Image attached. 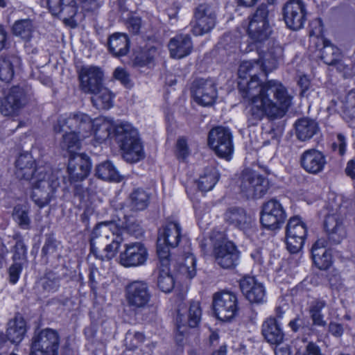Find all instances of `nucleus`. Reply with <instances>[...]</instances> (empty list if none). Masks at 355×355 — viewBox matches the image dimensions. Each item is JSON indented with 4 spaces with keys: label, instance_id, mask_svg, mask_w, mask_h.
<instances>
[{
    "label": "nucleus",
    "instance_id": "nucleus-43",
    "mask_svg": "<svg viewBox=\"0 0 355 355\" xmlns=\"http://www.w3.org/2000/svg\"><path fill=\"white\" fill-rule=\"evenodd\" d=\"M286 236L305 239L306 227L298 217H293L286 225Z\"/></svg>",
    "mask_w": 355,
    "mask_h": 355
},
{
    "label": "nucleus",
    "instance_id": "nucleus-12",
    "mask_svg": "<svg viewBox=\"0 0 355 355\" xmlns=\"http://www.w3.org/2000/svg\"><path fill=\"white\" fill-rule=\"evenodd\" d=\"M213 310L216 318L222 321H229L237 313V297L232 292L223 291L214 295Z\"/></svg>",
    "mask_w": 355,
    "mask_h": 355
},
{
    "label": "nucleus",
    "instance_id": "nucleus-34",
    "mask_svg": "<svg viewBox=\"0 0 355 355\" xmlns=\"http://www.w3.org/2000/svg\"><path fill=\"white\" fill-rule=\"evenodd\" d=\"M34 160L28 153L21 154L15 162V175L19 180H28L35 173Z\"/></svg>",
    "mask_w": 355,
    "mask_h": 355
},
{
    "label": "nucleus",
    "instance_id": "nucleus-55",
    "mask_svg": "<svg viewBox=\"0 0 355 355\" xmlns=\"http://www.w3.org/2000/svg\"><path fill=\"white\" fill-rule=\"evenodd\" d=\"M313 261L320 270H327L331 265V254L329 252L325 254H321L320 257H316Z\"/></svg>",
    "mask_w": 355,
    "mask_h": 355
},
{
    "label": "nucleus",
    "instance_id": "nucleus-58",
    "mask_svg": "<svg viewBox=\"0 0 355 355\" xmlns=\"http://www.w3.org/2000/svg\"><path fill=\"white\" fill-rule=\"evenodd\" d=\"M22 270V265L19 262H15L9 268V281L12 284H15L19 279V275Z\"/></svg>",
    "mask_w": 355,
    "mask_h": 355
},
{
    "label": "nucleus",
    "instance_id": "nucleus-17",
    "mask_svg": "<svg viewBox=\"0 0 355 355\" xmlns=\"http://www.w3.org/2000/svg\"><path fill=\"white\" fill-rule=\"evenodd\" d=\"M286 217L285 211L280 202L271 199L263 205L260 222L263 227L275 230L284 223Z\"/></svg>",
    "mask_w": 355,
    "mask_h": 355
},
{
    "label": "nucleus",
    "instance_id": "nucleus-23",
    "mask_svg": "<svg viewBox=\"0 0 355 355\" xmlns=\"http://www.w3.org/2000/svg\"><path fill=\"white\" fill-rule=\"evenodd\" d=\"M92 164L85 154H71L69 156L67 170L70 182H81L89 174Z\"/></svg>",
    "mask_w": 355,
    "mask_h": 355
},
{
    "label": "nucleus",
    "instance_id": "nucleus-62",
    "mask_svg": "<svg viewBox=\"0 0 355 355\" xmlns=\"http://www.w3.org/2000/svg\"><path fill=\"white\" fill-rule=\"evenodd\" d=\"M304 320L300 316L297 315L294 319L291 320L288 323V327L293 332H297L304 327Z\"/></svg>",
    "mask_w": 355,
    "mask_h": 355
},
{
    "label": "nucleus",
    "instance_id": "nucleus-10",
    "mask_svg": "<svg viewBox=\"0 0 355 355\" xmlns=\"http://www.w3.org/2000/svg\"><path fill=\"white\" fill-rule=\"evenodd\" d=\"M125 300L132 310H141L148 306L151 293L148 283L135 280L130 282L125 288Z\"/></svg>",
    "mask_w": 355,
    "mask_h": 355
},
{
    "label": "nucleus",
    "instance_id": "nucleus-39",
    "mask_svg": "<svg viewBox=\"0 0 355 355\" xmlns=\"http://www.w3.org/2000/svg\"><path fill=\"white\" fill-rule=\"evenodd\" d=\"M34 29L32 20L30 19H19L13 24L12 33L14 35L19 37L26 42H28L33 37Z\"/></svg>",
    "mask_w": 355,
    "mask_h": 355
},
{
    "label": "nucleus",
    "instance_id": "nucleus-60",
    "mask_svg": "<svg viewBox=\"0 0 355 355\" xmlns=\"http://www.w3.org/2000/svg\"><path fill=\"white\" fill-rule=\"evenodd\" d=\"M176 147L178 158L183 159L188 156L189 148L185 139L180 138L177 141Z\"/></svg>",
    "mask_w": 355,
    "mask_h": 355
},
{
    "label": "nucleus",
    "instance_id": "nucleus-4",
    "mask_svg": "<svg viewBox=\"0 0 355 355\" xmlns=\"http://www.w3.org/2000/svg\"><path fill=\"white\" fill-rule=\"evenodd\" d=\"M115 140L123 151V159L135 163L145 157L144 147L138 131L129 123H121L114 129Z\"/></svg>",
    "mask_w": 355,
    "mask_h": 355
},
{
    "label": "nucleus",
    "instance_id": "nucleus-20",
    "mask_svg": "<svg viewBox=\"0 0 355 355\" xmlns=\"http://www.w3.org/2000/svg\"><path fill=\"white\" fill-rule=\"evenodd\" d=\"M125 250L120 253L119 263L124 267H137L144 265L148 256V250L141 242L124 245Z\"/></svg>",
    "mask_w": 355,
    "mask_h": 355
},
{
    "label": "nucleus",
    "instance_id": "nucleus-31",
    "mask_svg": "<svg viewBox=\"0 0 355 355\" xmlns=\"http://www.w3.org/2000/svg\"><path fill=\"white\" fill-rule=\"evenodd\" d=\"M297 138L302 141L309 140L319 131L318 123L310 118L299 119L295 123Z\"/></svg>",
    "mask_w": 355,
    "mask_h": 355
},
{
    "label": "nucleus",
    "instance_id": "nucleus-21",
    "mask_svg": "<svg viewBox=\"0 0 355 355\" xmlns=\"http://www.w3.org/2000/svg\"><path fill=\"white\" fill-rule=\"evenodd\" d=\"M80 89L86 94L97 92L103 87V72L100 67H83L79 73Z\"/></svg>",
    "mask_w": 355,
    "mask_h": 355
},
{
    "label": "nucleus",
    "instance_id": "nucleus-47",
    "mask_svg": "<svg viewBox=\"0 0 355 355\" xmlns=\"http://www.w3.org/2000/svg\"><path fill=\"white\" fill-rule=\"evenodd\" d=\"M202 316V310L198 302H192L188 311V326L191 328L198 327Z\"/></svg>",
    "mask_w": 355,
    "mask_h": 355
},
{
    "label": "nucleus",
    "instance_id": "nucleus-38",
    "mask_svg": "<svg viewBox=\"0 0 355 355\" xmlns=\"http://www.w3.org/2000/svg\"><path fill=\"white\" fill-rule=\"evenodd\" d=\"M91 101L93 105L98 110H108L113 105L112 94L105 87H102L97 92L92 93Z\"/></svg>",
    "mask_w": 355,
    "mask_h": 355
},
{
    "label": "nucleus",
    "instance_id": "nucleus-63",
    "mask_svg": "<svg viewBox=\"0 0 355 355\" xmlns=\"http://www.w3.org/2000/svg\"><path fill=\"white\" fill-rule=\"evenodd\" d=\"M99 4L97 0H83L82 8L86 12H93L97 10Z\"/></svg>",
    "mask_w": 355,
    "mask_h": 355
},
{
    "label": "nucleus",
    "instance_id": "nucleus-19",
    "mask_svg": "<svg viewBox=\"0 0 355 355\" xmlns=\"http://www.w3.org/2000/svg\"><path fill=\"white\" fill-rule=\"evenodd\" d=\"M283 18L286 26L293 31H297L304 26L306 20V10L301 0H290L282 8Z\"/></svg>",
    "mask_w": 355,
    "mask_h": 355
},
{
    "label": "nucleus",
    "instance_id": "nucleus-26",
    "mask_svg": "<svg viewBox=\"0 0 355 355\" xmlns=\"http://www.w3.org/2000/svg\"><path fill=\"white\" fill-rule=\"evenodd\" d=\"M224 221L241 230L246 231L252 227V220L246 211L236 206L228 207L223 214Z\"/></svg>",
    "mask_w": 355,
    "mask_h": 355
},
{
    "label": "nucleus",
    "instance_id": "nucleus-42",
    "mask_svg": "<svg viewBox=\"0 0 355 355\" xmlns=\"http://www.w3.org/2000/svg\"><path fill=\"white\" fill-rule=\"evenodd\" d=\"M156 53V49L152 47H138L133 52V63L138 67H144L153 60Z\"/></svg>",
    "mask_w": 355,
    "mask_h": 355
},
{
    "label": "nucleus",
    "instance_id": "nucleus-50",
    "mask_svg": "<svg viewBox=\"0 0 355 355\" xmlns=\"http://www.w3.org/2000/svg\"><path fill=\"white\" fill-rule=\"evenodd\" d=\"M343 110L349 117L355 118V89L346 95L343 102Z\"/></svg>",
    "mask_w": 355,
    "mask_h": 355
},
{
    "label": "nucleus",
    "instance_id": "nucleus-1",
    "mask_svg": "<svg viewBox=\"0 0 355 355\" xmlns=\"http://www.w3.org/2000/svg\"><path fill=\"white\" fill-rule=\"evenodd\" d=\"M257 51L259 55L257 60L243 61L238 70V89L242 97L250 101L248 121L252 125L264 116L269 120L282 119L288 112L293 99L279 81L271 80L261 83L258 77L259 73H267L277 67L283 59V47L272 42L267 52L261 51L260 48Z\"/></svg>",
    "mask_w": 355,
    "mask_h": 355
},
{
    "label": "nucleus",
    "instance_id": "nucleus-30",
    "mask_svg": "<svg viewBox=\"0 0 355 355\" xmlns=\"http://www.w3.org/2000/svg\"><path fill=\"white\" fill-rule=\"evenodd\" d=\"M261 333L265 340L272 345H279L284 338V333L275 318H269L263 322Z\"/></svg>",
    "mask_w": 355,
    "mask_h": 355
},
{
    "label": "nucleus",
    "instance_id": "nucleus-14",
    "mask_svg": "<svg viewBox=\"0 0 355 355\" xmlns=\"http://www.w3.org/2000/svg\"><path fill=\"white\" fill-rule=\"evenodd\" d=\"M157 256L159 262L153 272L157 279V286L162 292L170 293L174 288L175 281L170 272L168 249L161 247L159 244Z\"/></svg>",
    "mask_w": 355,
    "mask_h": 355
},
{
    "label": "nucleus",
    "instance_id": "nucleus-28",
    "mask_svg": "<svg viewBox=\"0 0 355 355\" xmlns=\"http://www.w3.org/2000/svg\"><path fill=\"white\" fill-rule=\"evenodd\" d=\"M27 331L26 322L21 314L17 313L7 323L6 336L13 344H19L24 339Z\"/></svg>",
    "mask_w": 355,
    "mask_h": 355
},
{
    "label": "nucleus",
    "instance_id": "nucleus-46",
    "mask_svg": "<svg viewBox=\"0 0 355 355\" xmlns=\"http://www.w3.org/2000/svg\"><path fill=\"white\" fill-rule=\"evenodd\" d=\"M12 217L21 229H30L31 219L28 216V210L24 206L16 205L13 209Z\"/></svg>",
    "mask_w": 355,
    "mask_h": 355
},
{
    "label": "nucleus",
    "instance_id": "nucleus-25",
    "mask_svg": "<svg viewBox=\"0 0 355 355\" xmlns=\"http://www.w3.org/2000/svg\"><path fill=\"white\" fill-rule=\"evenodd\" d=\"M300 164L306 173L317 175L323 171L327 164L326 156L317 149H308L301 154Z\"/></svg>",
    "mask_w": 355,
    "mask_h": 355
},
{
    "label": "nucleus",
    "instance_id": "nucleus-36",
    "mask_svg": "<svg viewBox=\"0 0 355 355\" xmlns=\"http://www.w3.org/2000/svg\"><path fill=\"white\" fill-rule=\"evenodd\" d=\"M95 175L105 181L119 182L123 180V176L110 161L98 164L95 168Z\"/></svg>",
    "mask_w": 355,
    "mask_h": 355
},
{
    "label": "nucleus",
    "instance_id": "nucleus-2",
    "mask_svg": "<svg viewBox=\"0 0 355 355\" xmlns=\"http://www.w3.org/2000/svg\"><path fill=\"white\" fill-rule=\"evenodd\" d=\"M328 212L324 220V228L327 235V239H318L311 248L313 261L316 257L325 254L329 251L327 248L329 245H338L346 237L347 232L344 225L345 218V209L336 206V207H327Z\"/></svg>",
    "mask_w": 355,
    "mask_h": 355
},
{
    "label": "nucleus",
    "instance_id": "nucleus-52",
    "mask_svg": "<svg viewBox=\"0 0 355 355\" xmlns=\"http://www.w3.org/2000/svg\"><path fill=\"white\" fill-rule=\"evenodd\" d=\"M117 220L115 219L117 222V223L119 225V230L121 232L122 229H125L127 232L130 234L135 235L137 236L138 235L141 234V228L140 225L135 220L130 221L127 220L125 221V224L124 223H122L121 224L119 223L120 222V218L119 216H116Z\"/></svg>",
    "mask_w": 355,
    "mask_h": 355
},
{
    "label": "nucleus",
    "instance_id": "nucleus-54",
    "mask_svg": "<svg viewBox=\"0 0 355 355\" xmlns=\"http://www.w3.org/2000/svg\"><path fill=\"white\" fill-rule=\"evenodd\" d=\"M287 249L291 253H297L302 248L304 243V239L286 236Z\"/></svg>",
    "mask_w": 355,
    "mask_h": 355
},
{
    "label": "nucleus",
    "instance_id": "nucleus-51",
    "mask_svg": "<svg viewBox=\"0 0 355 355\" xmlns=\"http://www.w3.org/2000/svg\"><path fill=\"white\" fill-rule=\"evenodd\" d=\"M57 241L51 234H46L44 246L42 248V257L48 260V256L53 254L57 250Z\"/></svg>",
    "mask_w": 355,
    "mask_h": 355
},
{
    "label": "nucleus",
    "instance_id": "nucleus-22",
    "mask_svg": "<svg viewBox=\"0 0 355 355\" xmlns=\"http://www.w3.org/2000/svg\"><path fill=\"white\" fill-rule=\"evenodd\" d=\"M214 254L216 263L223 268L231 269L239 263V252L236 246L231 241L223 242L215 245Z\"/></svg>",
    "mask_w": 355,
    "mask_h": 355
},
{
    "label": "nucleus",
    "instance_id": "nucleus-53",
    "mask_svg": "<svg viewBox=\"0 0 355 355\" xmlns=\"http://www.w3.org/2000/svg\"><path fill=\"white\" fill-rule=\"evenodd\" d=\"M329 283L331 288L333 290H336L337 291H345L346 290L341 275L336 271H332L329 274Z\"/></svg>",
    "mask_w": 355,
    "mask_h": 355
},
{
    "label": "nucleus",
    "instance_id": "nucleus-8",
    "mask_svg": "<svg viewBox=\"0 0 355 355\" xmlns=\"http://www.w3.org/2000/svg\"><path fill=\"white\" fill-rule=\"evenodd\" d=\"M270 188L267 178L254 171L245 169L241 176V192L247 198H261Z\"/></svg>",
    "mask_w": 355,
    "mask_h": 355
},
{
    "label": "nucleus",
    "instance_id": "nucleus-56",
    "mask_svg": "<svg viewBox=\"0 0 355 355\" xmlns=\"http://www.w3.org/2000/svg\"><path fill=\"white\" fill-rule=\"evenodd\" d=\"M346 138L345 137L341 134L338 133L337 135V141L334 142L331 145V148L334 151H338L340 156L343 157L345 154L346 152Z\"/></svg>",
    "mask_w": 355,
    "mask_h": 355
},
{
    "label": "nucleus",
    "instance_id": "nucleus-48",
    "mask_svg": "<svg viewBox=\"0 0 355 355\" xmlns=\"http://www.w3.org/2000/svg\"><path fill=\"white\" fill-rule=\"evenodd\" d=\"M196 257L192 254H188L184 259V263L180 266V272L186 276L187 278L192 279L196 275Z\"/></svg>",
    "mask_w": 355,
    "mask_h": 355
},
{
    "label": "nucleus",
    "instance_id": "nucleus-5",
    "mask_svg": "<svg viewBox=\"0 0 355 355\" xmlns=\"http://www.w3.org/2000/svg\"><path fill=\"white\" fill-rule=\"evenodd\" d=\"M93 236L101 238L103 242L108 243L104 248V257H101V261H110L113 259L123 241L119 225L115 219L98 223L93 230Z\"/></svg>",
    "mask_w": 355,
    "mask_h": 355
},
{
    "label": "nucleus",
    "instance_id": "nucleus-15",
    "mask_svg": "<svg viewBox=\"0 0 355 355\" xmlns=\"http://www.w3.org/2000/svg\"><path fill=\"white\" fill-rule=\"evenodd\" d=\"M27 103L25 89L20 86L12 87L0 101V112L5 116H15Z\"/></svg>",
    "mask_w": 355,
    "mask_h": 355
},
{
    "label": "nucleus",
    "instance_id": "nucleus-18",
    "mask_svg": "<svg viewBox=\"0 0 355 355\" xmlns=\"http://www.w3.org/2000/svg\"><path fill=\"white\" fill-rule=\"evenodd\" d=\"M50 12L58 16L63 23L71 28H76L78 22L75 19L78 8L75 0H46Z\"/></svg>",
    "mask_w": 355,
    "mask_h": 355
},
{
    "label": "nucleus",
    "instance_id": "nucleus-59",
    "mask_svg": "<svg viewBox=\"0 0 355 355\" xmlns=\"http://www.w3.org/2000/svg\"><path fill=\"white\" fill-rule=\"evenodd\" d=\"M127 27L132 34L138 35L141 28V18L136 16L130 17L127 21Z\"/></svg>",
    "mask_w": 355,
    "mask_h": 355
},
{
    "label": "nucleus",
    "instance_id": "nucleus-27",
    "mask_svg": "<svg viewBox=\"0 0 355 355\" xmlns=\"http://www.w3.org/2000/svg\"><path fill=\"white\" fill-rule=\"evenodd\" d=\"M240 288L243 294L251 303L261 304L265 301V288L254 277H245L241 279Z\"/></svg>",
    "mask_w": 355,
    "mask_h": 355
},
{
    "label": "nucleus",
    "instance_id": "nucleus-49",
    "mask_svg": "<svg viewBox=\"0 0 355 355\" xmlns=\"http://www.w3.org/2000/svg\"><path fill=\"white\" fill-rule=\"evenodd\" d=\"M94 137L98 142L101 143L105 141L110 135V126L107 123H98V120L93 122Z\"/></svg>",
    "mask_w": 355,
    "mask_h": 355
},
{
    "label": "nucleus",
    "instance_id": "nucleus-61",
    "mask_svg": "<svg viewBox=\"0 0 355 355\" xmlns=\"http://www.w3.org/2000/svg\"><path fill=\"white\" fill-rule=\"evenodd\" d=\"M113 75L114 77L116 80H119L123 85H128L130 82L129 75L123 69L119 67L116 68L114 70Z\"/></svg>",
    "mask_w": 355,
    "mask_h": 355
},
{
    "label": "nucleus",
    "instance_id": "nucleus-40",
    "mask_svg": "<svg viewBox=\"0 0 355 355\" xmlns=\"http://www.w3.org/2000/svg\"><path fill=\"white\" fill-rule=\"evenodd\" d=\"M322 43L323 47L320 50V58L326 64L331 65L343 58L340 49L329 41L323 40Z\"/></svg>",
    "mask_w": 355,
    "mask_h": 355
},
{
    "label": "nucleus",
    "instance_id": "nucleus-6",
    "mask_svg": "<svg viewBox=\"0 0 355 355\" xmlns=\"http://www.w3.org/2000/svg\"><path fill=\"white\" fill-rule=\"evenodd\" d=\"M270 10L266 4L257 8L251 17H249L248 34L257 49L266 42L272 33L269 23Z\"/></svg>",
    "mask_w": 355,
    "mask_h": 355
},
{
    "label": "nucleus",
    "instance_id": "nucleus-7",
    "mask_svg": "<svg viewBox=\"0 0 355 355\" xmlns=\"http://www.w3.org/2000/svg\"><path fill=\"white\" fill-rule=\"evenodd\" d=\"M60 336L56 330L46 328L36 330L32 338L30 355H58Z\"/></svg>",
    "mask_w": 355,
    "mask_h": 355
},
{
    "label": "nucleus",
    "instance_id": "nucleus-41",
    "mask_svg": "<svg viewBox=\"0 0 355 355\" xmlns=\"http://www.w3.org/2000/svg\"><path fill=\"white\" fill-rule=\"evenodd\" d=\"M64 132L60 144L61 148L66 150L69 153V156L71 154H77L76 151L80 148V137L81 136L71 130L69 132H67L65 130Z\"/></svg>",
    "mask_w": 355,
    "mask_h": 355
},
{
    "label": "nucleus",
    "instance_id": "nucleus-16",
    "mask_svg": "<svg viewBox=\"0 0 355 355\" xmlns=\"http://www.w3.org/2000/svg\"><path fill=\"white\" fill-rule=\"evenodd\" d=\"M191 92L194 101L202 106H210L217 98L216 83L211 78H196L191 85Z\"/></svg>",
    "mask_w": 355,
    "mask_h": 355
},
{
    "label": "nucleus",
    "instance_id": "nucleus-13",
    "mask_svg": "<svg viewBox=\"0 0 355 355\" xmlns=\"http://www.w3.org/2000/svg\"><path fill=\"white\" fill-rule=\"evenodd\" d=\"M193 17L195 24L192 32L195 35H202L209 33L217 22L216 11L208 3H201L194 10Z\"/></svg>",
    "mask_w": 355,
    "mask_h": 355
},
{
    "label": "nucleus",
    "instance_id": "nucleus-11",
    "mask_svg": "<svg viewBox=\"0 0 355 355\" xmlns=\"http://www.w3.org/2000/svg\"><path fill=\"white\" fill-rule=\"evenodd\" d=\"M93 122L90 116L85 113H73L65 119L58 120V125L54 126V130L56 132H61L65 131L64 128H67L69 130L85 138L93 130Z\"/></svg>",
    "mask_w": 355,
    "mask_h": 355
},
{
    "label": "nucleus",
    "instance_id": "nucleus-64",
    "mask_svg": "<svg viewBox=\"0 0 355 355\" xmlns=\"http://www.w3.org/2000/svg\"><path fill=\"white\" fill-rule=\"evenodd\" d=\"M302 355H322L319 347L313 343H309L306 347L305 352Z\"/></svg>",
    "mask_w": 355,
    "mask_h": 355
},
{
    "label": "nucleus",
    "instance_id": "nucleus-9",
    "mask_svg": "<svg viewBox=\"0 0 355 355\" xmlns=\"http://www.w3.org/2000/svg\"><path fill=\"white\" fill-rule=\"evenodd\" d=\"M208 145L218 157L227 160L231 159L234 146L232 135L228 128L222 126L212 128L209 132Z\"/></svg>",
    "mask_w": 355,
    "mask_h": 355
},
{
    "label": "nucleus",
    "instance_id": "nucleus-3",
    "mask_svg": "<svg viewBox=\"0 0 355 355\" xmlns=\"http://www.w3.org/2000/svg\"><path fill=\"white\" fill-rule=\"evenodd\" d=\"M28 180L33 189L31 198L40 207L50 202L60 187L58 178L49 167H37L35 173Z\"/></svg>",
    "mask_w": 355,
    "mask_h": 355
},
{
    "label": "nucleus",
    "instance_id": "nucleus-32",
    "mask_svg": "<svg viewBox=\"0 0 355 355\" xmlns=\"http://www.w3.org/2000/svg\"><path fill=\"white\" fill-rule=\"evenodd\" d=\"M150 194L142 188H135L129 194L127 207L131 211L145 210L150 204Z\"/></svg>",
    "mask_w": 355,
    "mask_h": 355
},
{
    "label": "nucleus",
    "instance_id": "nucleus-57",
    "mask_svg": "<svg viewBox=\"0 0 355 355\" xmlns=\"http://www.w3.org/2000/svg\"><path fill=\"white\" fill-rule=\"evenodd\" d=\"M15 251L13 254V261L17 262L18 260L24 259L26 257V247L21 240H19L15 245Z\"/></svg>",
    "mask_w": 355,
    "mask_h": 355
},
{
    "label": "nucleus",
    "instance_id": "nucleus-37",
    "mask_svg": "<svg viewBox=\"0 0 355 355\" xmlns=\"http://www.w3.org/2000/svg\"><path fill=\"white\" fill-rule=\"evenodd\" d=\"M327 306V302L322 298H315L312 300L309 306V313L312 320L313 325L324 327L327 323L324 320L322 310Z\"/></svg>",
    "mask_w": 355,
    "mask_h": 355
},
{
    "label": "nucleus",
    "instance_id": "nucleus-29",
    "mask_svg": "<svg viewBox=\"0 0 355 355\" xmlns=\"http://www.w3.org/2000/svg\"><path fill=\"white\" fill-rule=\"evenodd\" d=\"M168 49L171 57L180 59L189 55L193 49L191 37L186 35H178L168 42Z\"/></svg>",
    "mask_w": 355,
    "mask_h": 355
},
{
    "label": "nucleus",
    "instance_id": "nucleus-33",
    "mask_svg": "<svg viewBox=\"0 0 355 355\" xmlns=\"http://www.w3.org/2000/svg\"><path fill=\"white\" fill-rule=\"evenodd\" d=\"M107 46L109 51L114 56H123L129 51V38L125 33H115L109 37Z\"/></svg>",
    "mask_w": 355,
    "mask_h": 355
},
{
    "label": "nucleus",
    "instance_id": "nucleus-44",
    "mask_svg": "<svg viewBox=\"0 0 355 355\" xmlns=\"http://www.w3.org/2000/svg\"><path fill=\"white\" fill-rule=\"evenodd\" d=\"M218 180V174L214 168L207 169L205 173L200 175L198 181V187L202 191L207 192L213 189Z\"/></svg>",
    "mask_w": 355,
    "mask_h": 355
},
{
    "label": "nucleus",
    "instance_id": "nucleus-24",
    "mask_svg": "<svg viewBox=\"0 0 355 355\" xmlns=\"http://www.w3.org/2000/svg\"><path fill=\"white\" fill-rule=\"evenodd\" d=\"M182 237V228L180 223L175 220L167 218L166 223L159 230L157 250L160 244L161 247L175 248L178 245Z\"/></svg>",
    "mask_w": 355,
    "mask_h": 355
},
{
    "label": "nucleus",
    "instance_id": "nucleus-35",
    "mask_svg": "<svg viewBox=\"0 0 355 355\" xmlns=\"http://www.w3.org/2000/svg\"><path fill=\"white\" fill-rule=\"evenodd\" d=\"M20 58L15 54H6L0 56V80L10 82L14 76V67L19 65Z\"/></svg>",
    "mask_w": 355,
    "mask_h": 355
},
{
    "label": "nucleus",
    "instance_id": "nucleus-45",
    "mask_svg": "<svg viewBox=\"0 0 355 355\" xmlns=\"http://www.w3.org/2000/svg\"><path fill=\"white\" fill-rule=\"evenodd\" d=\"M60 276L53 271H49L40 279V284L44 291L53 293L58 290L60 286Z\"/></svg>",
    "mask_w": 355,
    "mask_h": 355
}]
</instances>
